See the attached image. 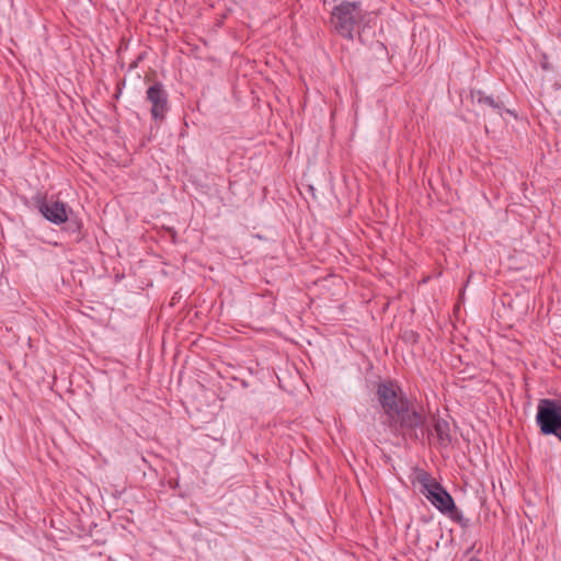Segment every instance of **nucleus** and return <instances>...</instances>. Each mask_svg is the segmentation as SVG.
<instances>
[{"instance_id":"9d476101","label":"nucleus","mask_w":561,"mask_h":561,"mask_svg":"<svg viewBox=\"0 0 561 561\" xmlns=\"http://www.w3.org/2000/svg\"><path fill=\"white\" fill-rule=\"evenodd\" d=\"M302 187L309 193L312 197L314 196V188L310 183H301Z\"/></svg>"},{"instance_id":"6e6552de","label":"nucleus","mask_w":561,"mask_h":561,"mask_svg":"<svg viewBox=\"0 0 561 561\" xmlns=\"http://www.w3.org/2000/svg\"><path fill=\"white\" fill-rule=\"evenodd\" d=\"M435 434L440 447H447L451 442L449 423L440 417L434 420Z\"/></svg>"},{"instance_id":"423d86ee","label":"nucleus","mask_w":561,"mask_h":561,"mask_svg":"<svg viewBox=\"0 0 561 561\" xmlns=\"http://www.w3.org/2000/svg\"><path fill=\"white\" fill-rule=\"evenodd\" d=\"M39 211L55 225H61L68 220L66 205L62 202L44 203L39 206Z\"/></svg>"},{"instance_id":"f257e3e1","label":"nucleus","mask_w":561,"mask_h":561,"mask_svg":"<svg viewBox=\"0 0 561 561\" xmlns=\"http://www.w3.org/2000/svg\"><path fill=\"white\" fill-rule=\"evenodd\" d=\"M376 397L385 416L383 423L391 433L407 442L423 444L425 438L431 440L433 433L424 409L410 400L397 382L380 381Z\"/></svg>"},{"instance_id":"7ed1b4c3","label":"nucleus","mask_w":561,"mask_h":561,"mask_svg":"<svg viewBox=\"0 0 561 561\" xmlns=\"http://www.w3.org/2000/svg\"><path fill=\"white\" fill-rule=\"evenodd\" d=\"M536 424L542 435H553L561 442V400L540 399L537 404Z\"/></svg>"},{"instance_id":"9b49d317","label":"nucleus","mask_w":561,"mask_h":561,"mask_svg":"<svg viewBox=\"0 0 561 561\" xmlns=\"http://www.w3.org/2000/svg\"><path fill=\"white\" fill-rule=\"evenodd\" d=\"M469 561H481V560L478 559V558L472 557V558L469 559Z\"/></svg>"},{"instance_id":"0eeeda50","label":"nucleus","mask_w":561,"mask_h":561,"mask_svg":"<svg viewBox=\"0 0 561 561\" xmlns=\"http://www.w3.org/2000/svg\"><path fill=\"white\" fill-rule=\"evenodd\" d=\"M474 98L478 104L485 106L490 111V114H496L499 116H502L504 112V106L502 102L480 91L476 94ZM505 112L511 113L508 110H505Z\"/></svg>"},{"instance_id":"f03ea898","label":"nucleus","mask_w":561,"mask_h":561,"mask_svg":"<svg viewBox=\"0 0 561 561\" xmlns=\"http://www.w3.org/2000/svg\"><path fill=\"white\" fill-rule=\"evenodd\" d=\"M370 19V14L362 9L359 2L350 1H343L336 5L331 15L334 28L348 39H354L355 35L360 38Z\"/></svg>"},{"instance_id":"20e7f679","label":"nucleus","mask_w":561,"mask_h":561,"mask_svg":"<svg viewBox=\"0 0 561 561\" xmlns=\"http://www.w3.org/2000/svg\"><path fill=\"white\" fill-rule=\"evenodd\" d=\"M421 493L440 512L454 507V499L430 473L422 471L417 474Z\"/></svg>"},{"instance_id":"1a4fd4ad","label":"nucleus","mask_w":561,"mask_h":561,"mask_svg":"<svg viewBox=\"0 0 561 561\" xmlns=\"http://www.w3.org/2000/svg\"><path fill=\"white\" fill-rule=\"evenodd\" d=\"M444 515H447L451 520L458 523L462 527L468 525V519L463 517L462 512L459 511L455 504L454 507L447 510Z\"/></svg>"},{"instance_id":"39448f33","label":"nucleus","mask_w":561,"mask_h":561,"mask_svg":"<svg viewBox=\"0 0 561 561\" xmlns=\"http://www.w3.org/2000/svg\"><path fill=\"white\" fill-rule=\"evenodd\" d=\"M146 101L150 104V114L154 121H163L170 110L169 94L161 82H154L146 91Z\"/></svg>"}]
</instances>
